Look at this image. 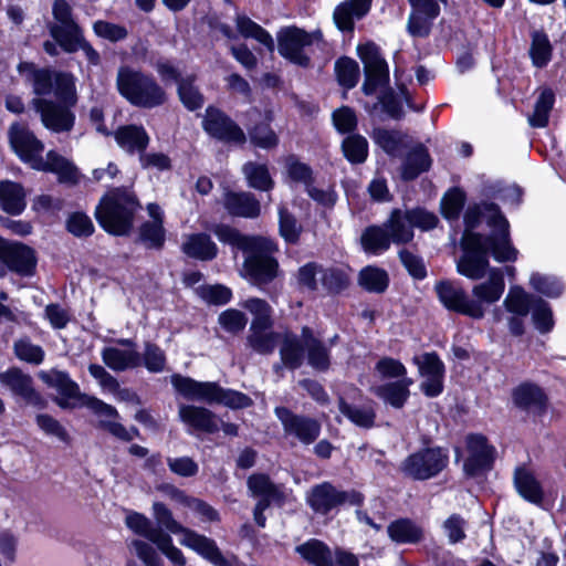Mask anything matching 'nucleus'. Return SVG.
Wrapping results in <instances>:
<instances>
[{
    "label": "nucleus",
    "mask_w": 566,
    "mask_h": 566,
    "mask_svg": "<svg viewBox=\"0 0 566 566\" xmlns=\"http://www.w3.org/2000/svg\"><path fill=\"white\" fill-rule=\"evenodd\" d=\"M218 240L244 253L242 275L251 284L263 286L274 281L280 273L279 261L273 256L277 245L271 239L242 234L227 224H216L212 229Z\"/></svg>",
    "instance_id": "nucleus-1"
},
{
    "label": "nucleus",
    "mask_w": 566,
    "mask_h": 566,
    "mask_svg": "<svg viewBox=\"0 0 566 566\" xmlns=\"http://www.w3.org/2000/svg\"><path fill=\"white\" fill-rule=\"evenodd\" d=\"M461 247L464 253L457 262V270L461 275L475 281L489 275L492 269L489 253L499 262L515 261L517 258V250L511 242L500 243L495 239H485L484 235L471 231L463 233Z\"/></svg>",
    "instance_id": "nucleus-2"
},
{
    "label": "nucleus",
    "mask_w": 566,
    "mask_h": 566,
    "mask_svg": "<svg viewBox=\"0 0 566 566\" xmlns=\"http://www.w3.org/2000/svg\"><path fill=\"white\" fill-rule=\"evenodd\" d=\"M136 195L126 187L111 189L96 207L95 216L101 227L108 233L126 235L133 228L139 208Z\"/></svg>",
    "instance_id": "nucleus-3"
},
{
    "label": "nucleus",
    "mask_w": 566,
    "mask_h": 566,
    "mask_svg": "<svg viewBox=\"0 0 566 566\" xmlns=\"http://www.w3.org/2000/svg\"><path fill=\"white\" fill-rule=\"evenodd\" d=\"M120 96L135 107L151 109L167 102V93L151 74L130 66H120L116 75Z\"/></svg>",
    "instance_id": "nucleus-4"
},
{
    "label": "nucleus",
    "mask_w": 566,
    "mask_h": 566,
    "mask_svg": "<svg viewBox=\"0 0 566 566\" xmlns=\"http://www.w3.org/2000/svg\"><path fill=\"white\" fill-rule=\"evenodd\" d=\"M39 378L59 392L60 396L55 398V402L63 409L87 407L97 416L107 418H116L118 416L117 410L113 406L95 397L82 394L78 385L65 371L56 369L40 371Z\"/></svg>",
    "instance_id": "nucleus-5"
},
{
    "label": "nucleus",
    "mask_w": 566,
    "mask_h": 566,
    "mask_svg": "<svg viewBox=\"0 0 566 566\" xmlns=\"http://www.w3.org/2000/svg\"><path fill=\"white\" fill-rule=\"evenodd\" d=\"M171 384L185 398L203 401L208 405L219 403L238 409L252 405V399L243 392L223 389L217 382L197 381L181 375H174Z\"/></svg>",
    "instance_id": "nucleus-6"
},
{
    "label": "nucleus",
    "mask_w": 566,
    "mask_h": 566,
    "mask_svg": "<svg viewBox=\"0 0 566 566\" xmlns=\"http://www.w3.org/2000/svg\"><path fill=\"white\" fill-rule=\"evenodd\" d=\"M153 511L154 517L159 525L158 528L164 527L172 534H181L180 543L182 545L196 551L214 566H230L213 539L184 527L174 518L171 511L165 504L155 502Z\"/></svg>",
    "instance_id": "nucleus-7"
},
{
    "label": "nucleus",
    "mask_w": 566,
    "mask_h": 566,
    "mask_svg": "<svg viewBox=\"0 0 566 566\" xmlns=\"http://www.w3.org/2000/svg\"><path fill=\"white\" fill-rule=\"evenodd\" d=\"M439 223L438 217L424 208L394 209L384 223L395 244L409 243L413 239V229L430 231Z\"/></svg>",
    "instance_id": "nucleus-8"
},
{
    "label": "nucleus",
    "mask_w": 566,
    "mask_h": 566,
    "mask_svg": "<svg viewBox=\"0 0 566 566\" xmlns=\"http://www.w3.org/2000/svg\"><path fill=\"white\" fill-rule=\"evenodd\" d=\"M323 33L321 30L307 32L297 27H286L277 33L279 53L291 63L301 67L311 65V57L307 49L313 44H323Z\"/></svg>",
    "instance_id": "nucleus-9"
},
{
    "label": "nucleus",
    "mask_w": 566,
    "mask_h": 566,
    "mask_svg": "<svg viewBox=\"0 0 566 566\" xmlns=\"http://www.w3.org/2000/svg\"><path fill=\"white\" fill-rule=\"evenodd\" d=\"M449 463L448 452L440 447L424 448L408 455L399 467L412 480L424 481L437 476Z\"/></svg>",
    "instance_id": "nucleus-10"
},
{
    "label": "nucleus",
    "mask_w": 566,
    "mask_h": 566,
    "mask_svg": "<svg viewBox=\"0 0 566 566\" xmlns=\"http://www.w3.org/2000/svg\"><path fill=\"white\" fill-rule=\"evenodd\" d=\"M306 502L314 512L325 515L345 503L359 505L363 495L356 491H340L332 483L323 482L310 490Z\"/></svg>",
    "instance_id": "nucleus-11"
},
{
    "label": "nucleus",
    "mask_w": 566,
    "mask_h": 566,
    "mask_svg": "<svg viewBox=\"0 0 566 566\" xmlns=\"http://www.w3.org/2000/svg\"><path fill=\"white\" fill-rule=\"evenodd\" d=\"M358 55L364 64L365 81L361 90L366 95L374 94L389 82V69L379 48L374 43L358 46Z\"/></svg>",
    "instance_id": "nucleus-12"
},
{
    "label": "nucleus",
    "mask_w": 566,
    "mask_h": 566,
    "mask_svg": "<svg viewBox=\"0 0 566 566\" xmlns=\"http://www.w3.org/2000/svg\"><path fill=\"white\" fill-rule=\"evenodd\" d=\"M481 219H485L488 224L493 229L492 233L485 239H495L500 243L510 241L509 221L502 214L500 208L495 203L483 202L481 205L470 207L464 214L467 231H471L479 224Z\"/></svg>",
    "instance_id": "nucleus-13"
},
{
    "label": "nucleus",
    "mask_w": 566,
    "mask_h": 566,
    "mask_svg": "<svg viewBox=\"0 0 566 566\" xmlns=\"http://www.w3.org/2000/svg\"><path fill=\"white\" fill-rule=\"evenodd\" d=\"M0 262L20 276H32L36 270L38 259L31 247L0 237Z\"/></svg>",
    "instance_id": "nucleus-14"
},
{
    "label": "nucleus",
    "mask_w": 566,
    "mask_h": 566,
    "mask_svg": "<svg viewBox=\"0 0 566 566\" xmlns=\"http://www.w3.org/2000/svg\"><path fill=\"white\" fill-rule=\"evenodd\" d=\"M434 291L439 301L449 311L474 319H481L485 314V308H481L479 302H473L467 292L454 282L440 281L434 285Z\"/></svg>",
    "instance_id": "nucleus-15"
},
{
    "label": "nucleus",
    "mask_w": 566,
    "mask_h": 566,
    "mask_svg": "<svg viewBox=\"0 0 566 566\" xmlns=\"http://www.w3.org/2000/svg\"><path fill=\"white\" fill-rule=\"evenodd\" d=\"M8 139L11 149L32 168L42 156L44 144L24 123L14 122L8 129Z\"/></svg>",
    "instance_id": "nucleus-16"
},
{
    "label": "nucleus",
    "mask_w": 566,
    "mask_h": 566,
    "mask_svg": "<svg viewBox=\"0 0 566 566\" xmlns=\"http://www.w3.org/2000/svg\"><path fill=\"white\" fill-rule=\"evenodd\" d=\"M286 436L294 437L303 444L313 443L321 433V423L311 417L296 415L286 407L274 409Z\"/></svg>",
    "instance_id": "nucleus-17"
},
{
    "label": "nucleus",
    "mask_w": 566,
    "mask_h": 566,
    "mask_svg": "<svg viewBox=\"0 0 566 566\" xmlns=\"http://www.w3.org/2000/svg\"><path fill=\"white\" fill-rule=\"evenodd\" d=\"M32 107L40 114L43 126L53 133H67L74 127L75 115L65 105L36 97L32 99Z\"/></svg>",
    "instance_id": "nucleus-18"
},
{
    "label": "nucleus",
    "mask_w": 566,
    "mask_h": 566,
    "mask_svg": "<svg viewBox=\"0 0 566 566\" xmlns=\"http://www.w3.org/2000/svg\"><path fill=\"white\" fill-rule=\"evenodd\" d=\"M202 127L208 135L224 143L243 144L247 139L244 132L229 116L212 106L206 109Z\"/></svg>",
    "instance_id": "nucleus-19"
},
{
    "label": "nucleus",
    "mask_w": 566,
    "mask_h": 566,
    "mask_svg": "<svg viewBox=\"0 0 566 566\" xmlns=\"http://www.w3.org/2000/svg\"><path fill=\"white\" fill-rule=\"evenodd\" d=\"M424 380L420 384L427 397H437L443 390L444 365L436 353H423L412 359Z\"/></svg>",
    "instance_id": "nucleus-20"
},
{
    "label": "nucleus",
    "mask_w": 566,
    "mask_h": 566,
    "mask_svg": "<svg viewBox=\"0 0 566 566\" xmlns=\"http://www.w3.org/2000/svg\"><path fill=\"white\" fill-rule=\"evenodd\" d=\"M0 384L29 405L40 409L46 407V400L33 387L32 377L18 367L0 373Z\"/></svg>",
    "instance_id": "nucleus-21"
},
{
    "label": "nucleus",
    "mask_w": 566,
    "mask_h": 566,
    "mask_svg": "<svg viewBox=\"0 0 566 566\" xmlns=\"http://www.w3.org/2000/svg\"><path fill=\"white\" fill-rule=\"evenodd\" d=\"M467 448L469 455L463 464V470L467 475L476 476L492 469L495 449L488 443L484 436H468Z\"/></svg>",
    "instance_id": "nucleus-22"
},
{
    "label": "nucleus",
    "mask_w": 566,
    "mask_h": 566,
    "mask_svg": "<svg viewBox=\"0 0 566 566\" xmlns=\"http://www.w3.org/2000/svg\"><path fill=\"white\" fill-rule=\"evenodd\" d=\"M52 14L55 23L50 24L49 31L60 46L83 32L73 17V9L66 0H54Z\"/></svg>",
    "instance_id": "nucleus-23"
},
{
    "label": "nucleus",
    "mask_w": 566,
    "mask_h": 566,
    "mask_svg": "<svg viewBox=\"0 0 566 566\" xmlns=\"http://www.w3.org/2000/svg\"><path fill=\"white\" fill-rule=\"evenodd\" d=\"M512 401L523 411L542 416L547 411L548 397L544 389L535 382L524 381L513 388Z\"/></svg>",
    "instance_id": "nucleus-24"
},
{
    "label": "nucleus",
    "mask_w": 566,
    "mask_h": 566,
    "mask_svg": "<svg viewBox=\"0 0 566 566\" xmlns=\"http://www.w3.org/2000/svg\"><path fill=\"white\" fill-rule=\"evenodd\" d=\"M178 416L185 424L196 431L214 433L220 429L217 415L205 407L180 405Z\"/></svg>",
    "instance_id": "nucleus-25"
},
{
    "label": "nucleus",
    "mask_w": 566,
    "mask_h": 566,
    "mask_svg": "<svg viewBox=\"0 0 566 566\" xmlns=\"http://www.w3.org/2000/svg\"><path fill=\"white\" fill-rule=\"evenodd\" d=\"M33 169L56 174L62 184L76 185L78 182L77 168L54 150L48 151L45 159L41 156Z\"/></svg>",
    "instance_id": "nucleus-26"
},
{
    "label": "nucleus",
    "mask_w": 566,
    "mask_h": 566,
    "mask_svg": "<svg viewBox=\"0 0 566 566\" xmlns=\"http://www.w3.org/2000/svg\"><path fill=\"white\" fill-rule=\"evenodd\" d=\"M224 209L233 217L258 218L261 213L260 201L251 192L227 191L223 198Z\"/></svg>",
    "instance_id": "nucleus-27"
},
{
    "label": "nucleus",
    "mask_w": 566,
    "mask_h": 566,
    "mask_svg": "<svg viewBox=\"0 0 566 566\" xmlns=\"http://www.w3.org/2000/svg\"><path fill=\"white\" fill-rule=\"evenodd\" d=\"M488 279L478 283L472 289L473 302H479L481 308L483 304H494L497 302L505 289L503 272L501 269H491Z\"/></svg>",
    "instance_id": "nucleus-28"
},
{
    "label": "nucleus",
    "mask_w": 566,
    "mask_h": 566,
    "mask_svg": "<svg viewBox=\"0 0 566 566\" xmlns=\"http://www.w3.org/2000/svg\"><path fill=\"white\" fill-rule=\"evenodd\" d=\"M371 0H345L339 3L333 14L336 27L343 32L354 30V20L367 14Z\"/></svg>",
    "instance_id": "nucleus-29"
},
{
    "label": "nucleus",
    "mask_w": 566,
    "mask_h": 566,
    "mask_svg": "<svg viewBox=\"0 0 566 566\" xmlns=\"http://www.w3.org/2000/svg\"><path fill=\"white\" fill-rule=\"evenodd\" d=\"M302 340L308 365L318 371H326L331 366L329 348L307 326L302 328Z\"/></svg>",
    "instance_id": "nucleus-30"
},
{
    "label": "nucleus",
    "mask_w": 566,
    "mask_h": 566,
    "mask_svg": "<svg viewBox=\"0 0 566 566\" xmlns=\"http://www.w3.org/2000/svg\"><path fill=\"white\" fill-rule=\"evenodd\" d=\"M18 71L32 85L33 93L38 96L50 95L53 92L55 71L38 69L33 63L21 62Z\"/></svg>",
    "instance_id": "nucleus-31"
},
{
    "label": "nucleus",
    "mask_w": 566,
    "mask_h": 566,
    "mask_svg": "<svg viewBox=\"0 0 566 566\" xmlns=\"http://www.w3.org/2000/svg\"><path fill=\"white\" fill-rule=\"evenodd\" d=\"M118 146L127 154H140L149 145L150 138L143 126L125 125L117 128L114 134Z\"/></svg>",
    "instance_id": "nucleus-32"
},
{
    "label": "nucleus",
    "mask_w": 566,
    "mask_h": 566,
    "mask_svg": "<svg viewBox=\"0 0 566 566\" xmlns=\"http://www.w3.org/2000/svg\"><path fill=\"white\" fill-rule=\"evenodd\" d=\"M181 251L189 258L200 261H211L218 254V247L210 235L203 232L186 234Z\"/></svg>",
    "instance_id": "nucleus-33"
},
{
    "label": "nucleus",
    "mask_w": 566,
    "mask_h": 566,
    "mask_svg": "<svg viewBox=\"0 0 566 566\" xmlns=\"http://www.w3.org/2000/svg\"><path fill=\"white\" fill-rule=\"evenodd\" d=\"M103 363L112 370L119 373L142 366V356L137 349H122L115 346L102 350Z\"/></svg>",
    "instance_id": "nucleus-34"
},
{
    "label": "nucleus",
    "mask_w": 566,
    "mask_h": 566,
    "mask_svg": "<svg viewBox=\"0 0 566 566\" xmlns=\"http://www.w3.org/2000/svg\"><path fill=\"white\" fill-rule=\"evenodd\" d=\"M432 160L428 149L422 144H416L409 146L402 166H401V178L405 181L416 179L420 174L428 171L431 167Z\"/></svg>",
    "instance_id": "nucleus-35"
},
{
    "label": "nucleus",
    "mask_w": 566,
    "mask_h": 566,
    "mask_svg": "<svg viewBox=\"0 0 566 566\" xmlns=\"http://www.w3.org/2000/svg\"><path fill=\"white\" fill-rule=\"evenodd\" d=\"M247 485L252 496L259 497V501L268 502L269 505L284 501L282 489L274 484L270 476L264 473L250 475Z\"/></svg>",
    "instance_id": "nucleus-36"
},
{
    "label": "nucleus",
    "mask_w": 566,
    "mask_h": 566,
    "mask_svg": "<svg viewBox=\"0 0 566 566\" xmlns=\"http://www.w3.org/2000/svg\"><path fill=\"white\" fill-rule=\"evenodd\" d=\"M413 384L411 378H402L397 381L387 382L373 389L374 394L396 409L405 406L410 396L409 387Z\"/></svg>",
    "instance_id": "nucleus-37"
},
{
    "label": "nucleus",
    "mask_w": 566,
    "mask_h": 566,
    "mask_svg": "<svg viewBox=\"0 0 566 566\" xmlns=\"http://www.w3.org/2000/svg\"><path fill=\"white\" fill-rule=\"evenodd\" d=\"M25 206V193L20 184L10 180L0 181V207L4 212L18 216Z\"/></svg>",
    "instance_id": "nucleus-38"
},
{
    "label": "nucleus",
    "mask_w": 566,
    "mask_h": 566,
    "mask_svg": "<svg viewBox=\"0 0 566 566\" xmlns=\"http://www.w3.org/2000/svg\"><path fill=\"white\" fill-rule=\"evenodd\" d=\"M514 485L518 494L526 501L539 504L543 501L544 492L541 483L534 474L524 467H517L514 471Z\"/></svg>",
    "instance_id": "nucleus-39"
},
{
    "label": "nucleus",
    "mask_w": 566,
    "mask_h": 566,
    "mask_svg": "<svg viewBox=\"0 0 566 566\" xmlns=\"http://www.w3.org/2000/svg\"><path fill=\"white\" fill-rule=\"evenodd\" d=\"M373 139L389 156H398L410 145L409 136L406 133L382 127L374 129Z\"/></svg>",
    "instance_id": "nucleus-40"
},
{
    "label": "nucleus",
    "mask_w": 566,
    "mask_h": 566,
    "mask_svg": "<svg viewBox=\"0 0 566 566\" xmlns=\"http://www.w3.org/2000/svg\"><path fill=\"white\" fill-rule=\"evenodd\" d=\"M339 412L350 422L364 429H370L375 426L376 411L371 402L363 406L348 403L343 397L338 399Z\"/></svg>",
    "instance_id": "nucleus-41"
},
{
    "label": "nucleus",
    "mask_w": 566,
    "mask_h": 566,
    "mask_svg": "<svg viewBox=\"0 0 566 566\" xmlns=\"http://www.w3.org/2000/svg\"><path fill=\"white\" fill-rule=\"evenodd\" d=\"M295 551L314 566H336L332 551L322 541L308 539L296 546Z\"/></svg>",
    "instance_id": "nucleus-42"
},
{
    "label": "nucleus",
    "mask_w": 566,
    "mask_h": 566,
    "mask_svg": "<svg viewBox=\"0 0 566 566\" xmlns=\"http://www.w3.org/2000/svg\"><path fill=\"white\" fill-rule=\"evenodd\" d=\"M282 345L280 348V355L282 363L290 369L298 368L303 363L304 344L302 337L285 332L281 335Z\"/></svg>",
    "instance_id": "nucleus-43"
},
{
    "label": "nucleus",
    "mask_w": 566,
    "mask_h": 566,
    "mask_svg": "<svg viewBox=\"0 0 566 566\" xmlns=\"http://www.w3.org/2000/svg\"><path fill=\"white\" fill-rule=\"evenodd\" d=\"M389 537L399 544H416L423 538V531L409 518H399L388 525Z\"/></svg>",
    "instance_id": "nucleus-44"
},
{
    "label": "nucleus",
    "mask_w": 566,
    "mask_h": 566,
    "mask_svg": "<svg viewBox=\"0 0 566 566\" xmlns=\"http://www.w3.org/2000/svg\"><path fill=\"white\" fill-rule=\"evenodd\" d=\"M280 339L281 334L272 328H249L247 345L258 354L269 355L274 352Z\"/></svg>",
    "instance_id": "nucleus-45"
},
{
    "label": "nucleus",
    "mask_w": 566,
    "mask_h": 566,
    "mask_svg": "<svg viewBox=\"0 0 566 566\" xmlns=\"http://www.w3.org/2000/svg\"><path fill=\"white\" fill-rule=\"evenodd\" d=\"M392 242L388 230L382 226L367 227L360 237L363 249L371 254H379L387 251Z\"/></svg>",
    "instance_id": "nucleus-46"
},
{
    "label": "nucleus",
    "mask_w": 566,
    "mask_h": 566,
    "mask_svg": "<svg viewBox=\"0 0 566 566\" xmlns=\"http://www.w3.org/2000/svg\"><path fill=\"white\" fill-rule=\"evenodd\" d=\"M242 307L253 315L250 328H272V307L263 298L251 297L242 303Z\"/></svg>",
    "instance_id": "nucleus-47"
},
{
    "label": "nucleus",
    "mask_w": 566,
    "mask_h": 566,
    "mask_svg": "<svg viewBox=\"0 0 566 566\" xmlns=\"http://www.w3.org/2000/svg\"><path fill=\"white\" fill-rule=\"evenodd\" d=\"M359 285L370 293H384L389 284L388 273L377 266H366L358 274Z\"/></svg>",
    "instance_id": "nucleus-48"
},
{
    "label": "nucleus",
    "mask_w": 566,
    "mask_h": 566,
    "mask_svg": "<svg viewBox=\"0 0 566 566\" xmlns=\"http://www.w3.org/2000/svg\"><path fill=\"white\" fill-rule=\"evenodd\" d=\"M237 29L244 38H252L266 46L270 51L274 49V42L271 34L261 25L252 21L249 17L238 14L235 18Z\"/></svg>",
    "instance_id": "nucleus-49"
},
{
    "label": "nucleus",
    "mask_w": 566,
    "mask_h": 566,
    "mask_svg": "<svg viewBox=\"0 0 566 566\" xmlns=\"http://www.w3.org/2000/svg\"><path fill=\"white\" fill-rule=\"evenodd\" d=\"M242 172L248 180L251 188L269 191L273 188L274 181L272 180L269 169L264 164L247 163L242 167Z\"/></svg>",
    "instance_id": "nucleus-50"
},
{
    "label": "nucleus",
    "mask_w": 566,
    "mask_h": 566,
    "mask_svg": "<svg viewBox=\"0 0 566 566\" xmlns=\"http://www.w3.org/2000/svg\"><path fill=\"white\" fill-rule=\"evenodd\" d=\"M554 102L555 95L552 90L542 91L536 99L534 112L528 116V123L532 127L543 128L547 126Z\"/></svg>",
    "instance_id": "nucleus-51"
},
{
    "label": "nucleus",
    "mask_w": 566,
    "mask_h": 566,
    "mask_svg": "<svg viewBox=\"0 0 566 566\" xmlns=\"http://www.w3.org/2000/svg\"><path fill=\"white\" fill-rule=\"evenodd\" d=\"M537 298L525 293L521 287H511L504 300L506 310L517 316H526L533 311V305Z\"/></svg>",
    "instance_id": "nucleus-52"
},
{
    "label": "nucleus",
    "mask_w": 566,
    "mask_h": 566,
    "mask_svg": "<svg viewBox=\"0 0 566 566\" xmlns=\"http://www.w3.org/2000/svg\"><path fill=\"white\" fill-rule=\"evenodd\" d=\"M334 69L339 85L347 90L356 86L360 76V71L359 65L355 60L348 56L339 57L335 62Z\"/></svg>",
    "instance_id": "nucleus-53"
},
{
    "label": "nucleus",
    "mask_w": 566,
    "mask_h": 566,
    "mask_svg": "<svg viewBox=\"0 0 566 566\" xmlns=\"http://www.w3.org/2000/svg\"><path fill=\"white\" fill-rule=\"evenodd\" d=\"M126 525L136 534L146 537L151 543H156L164 534L161 528L155 527L151 522L143 514L130 513L126 516Z\"/></svg>",
    "instance_id": "nucleus-54"
},
{
    "label": "nucleus",
    "mask_w": 566,
    "mask_h": 566,
    "mask_svg": "<svg viewBox=\"0 0 566 566\" xmlns=\"http://www.w3.org/2000/svg\"><path fill=\"white\" fill-rule=\"evenodd\" d=\"M344 156L352 164H361L368 156V142L360 135H350L343 140Z\"/></svg>",
    "instance_id": "nucleus-55"
},
{
    "label": "nucleus",
    "mask_w": 566,
    "mask_h": 566,
    "mask_svg": "<svg viewBox=\"0 0 566 566\" xmlns=\"http://www.w3.org/2000/svg\"><path fill=\"white\" fill-rule=\"evenodd\" d=\"M530 55L533 64L537 67H543L548 63L552 55V46L545 33L537 31L533 33Z\"/></svg>",
    "instance_id": "nucleus-56"
},
{
    "label": "nucleus",
    "mask_w": 566,
    "mask_h": 566,
    "mask_svg": "<svg viewBox=\"0 0 566 566\" xmlns=\"http://www.w3.org/2000/svg\"><path fill=\"white\" fill-rule=\"evenodd\" d=\"M193 82L195 76H187L181 78L178 84L179 98L189 111L198 109L203 105V96Z\"/></svg>",
    "instance_id": "nucleus-57"
},
{
    "label": "nucleus",
    "mask_w": 566,
    "mask_h": 566,
    "mask_svg": "<svg viewBox=\"0 0 566 566\" xmlns=\"http://www.w3.org/2000/svg\"><path fill=\"white\" fill-rule=\"evenodd\" d=\"M279 230L287 243L295 244L300 239L302 227L285 206L279 208Z\"/></svg>",
    "instance_id": "nucleus-58"
},
{
    "label": "nucleus",
    "mask_w": 566,
    "mask_h": 566,
    "mask_svg": "<svg viewBox=\"0 0 566 566\" xmlns=\"http://www.w3.org/2000/svg\"><path fill=\"white\" fill-rule=\"evenodd\" d=\"M53 90L65 104L74 105L76 103L75 78L71 73L56 72Z\"/></svg>",
    "instance_id": "nucleus-59"
},
{
    "label": "nucleus",
    "mask_w": 566,
    "mask_h": 566,
    "mask_svg": "<svg viewBox=\"0 0 566 566\" xmlns=\"http://www.w3.org/2000/svg\"><path fill=\"white\" fill-rule=\"evenodd\" d=\"M319 283L323 290L334 294L342 292L348 286V277L339 269L322 266Z\"/></svg>",
    "instance_id": "nucleus-60"
},
{
    "label": "nucleus",
    "mask_w": 566,
    "mask_h": 566,
    "mask_svg": "<svg viewBox=\"0 0 566 566\" xmlns=\"http://www.w3.org/2000/svg\"><path fill=\"white\" fill-rule=\"evenodd\" d=\"M142 365L150 373H161L166 367L165 352L156 344L146 342L144 352L140 354Z\"/></svg>",
    "instance_id": "nucleus-61"
},
{
    "label": "nucleus",
    "mask_w": 566,
    "mask_h": 566,
    "mask_svg": "<svg viewBox=\"0 0 566 566\" xmlns=\"http://www.w3.org/2000/svg\"><path fill=\"white\" fill-rule=\"evenodd\" d=\"M465 202V195L459 188L449 190L441 199L442 216L449 220L458 219Z\"/></svg>",
    "instance_id": "nucleus-62"
},
{
    "label": "nucleus",
    "mask_w": 566,
    "mask_h": 566,
    "mask_svg": "<svg viewBox=\"0 0 566 566\" xmlns=\"http://www.w3.org/2000/svg\"><path fill=\"white\" fill-rule=\"evenodd\" d=\"M13 350L20 360L29 364L40 365L44 359V350L42 347L32 344L29 338H21L14 342Z\"/></svg>",
    "instance_id": "nucleus-63"
},
{
    "label": "nucleus",
    "mask_w": 566,
    "mask_h": 566,
    "mask_svg": "<svg viewBox=\"0 0 566 566\" xmlns=\"http://www.w3.org/2000/svg\"><path fill=\"white\" fill-rule=\"evenodd\" d=\"M285 168L287 176L292 181L303 184L305 188L314 182L311 167L301 163L295 156H289L286 158Z\"/></svg>",
    "instance_id": "nucleus-64"
}]
</instances>
